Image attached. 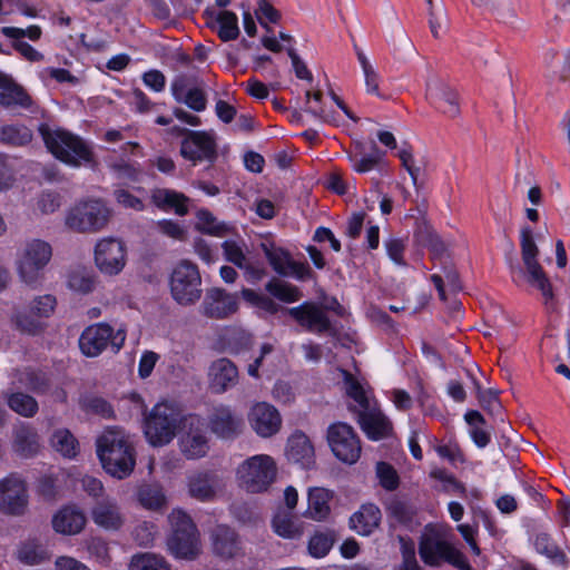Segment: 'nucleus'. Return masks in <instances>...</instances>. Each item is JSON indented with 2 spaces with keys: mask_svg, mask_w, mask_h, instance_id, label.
Wrapping results in <instances>:
<instances>
[{
  "mask_svg": "<svg viewBox=\"0 0 570 570\" xmlns=\"http://www.w3.org/2000/svg\"><path fill=\"white\" fill-rule=\"evenodd\" d=\"M97 455L104 470L119 480L129 476L136 465L134 445L122 430H106L97 439Z\"/></svg>",
  "mask_w": 570,
  "mask_h": 570,
  "instance_id": "nucleus-1",
  "label": "nucleus"
},
{
  "mask_svg": "<svg viewBox=\"0 0 570 570\" xmlns=\"http://www.w3.org/2000/svg\"><path fill=\"white\" fill-rule=\"evenodd\" d=\"M38 131L48 151L58 160L72 167L92 163V149L81 137L48 124H40Z\"/></svg>",
  "mask_w": 570,
  "mask_h": 570,
  "instance_id": "nucleus-2",
  "label": "nucleus"
},
{
  "mask_svg": "<svg viewBox=\"0 0 570 570\" xmlns=\"http://www.w3.org/2000/svg\"><path fill=\"white\" fill-rule=\"evenodd\" d=\"M419 554L422 561L430 567H440L446 562L461 570L471 568L464 554L446 541L444 534L431 524L425 527V531L420 537Z\"/></svg>",
  "mask_w": 570,
  "mask_h": 570,
  "instance_id": "nucleus-3",
  "label": "nucleus"
},
{
  "mask_svg": "<svg viewBox=\"0 0 570 570\" xmlns=\"http://www.w3.org/2000/svg\"><path fill=\"white\" fill-rule=\"evenodd\" d=\"M173 533L167 546L178 559L195 560L202 552L199 532L191 518L183 510L175 509L168 517Z\"/></svg>",
  "mask_w": 570,
  "mask_h": 570,
  "instance_id": "nucleus-4",
  "label": "nucleus"
},
{
  "mask_svg": "<svg viewBox=\"0 0 570 570\" xmlns=\"http://www.w3.org/2000/svg\"><path fill=\"white\" fill-rule=\"evenodd\" d=\"M181 420L177 406L167 402L157 403L145 419L146 439L154 446L168 444L175 438Z\"/></svg>",
  "mask_w": 570,
  "mask_h": 570,
  "instance_id": "nucleus-5",
  "label": "nucleus"
},
{
  "mask_svg": "<svg viewBox=\"0 0 570 570\" xmlns=\"http://www.w3.org/2000/svg\"><path fill=\"white\" fill-rule=\"evenodd\" d=\"M110 215L105 203L89 199L77 203L67 212L65 225L77 233H97L107 226Z\"/></svg>",
  "mask_w": 570,
  "mask_h": 570,
  "instance_id": "nucleus-6",
  "label": "nucleus"
},
{
  "mask_svg": "<svg viewBox=\"0 0 570 570\" xmlns=\"http://www.w3.org/2000/svg\"><path fill=\"white\" fill-rule=\"evenodd\" d=\"M520 246L524 269L518 268V271L524 275L531 286L541 292L544 303L548 304V302L553 298L552 285L538 261L539 248L533 239L530 227H523L521 229Z\"/></svg>",
  "mask_w": 570,
  "mask_h": 570,
  "instance_id": "nucleus-7",
  "label": "nucleus"
},
{
  "mask_svg": "<svg viewBox=\"0 0 570 570\" xmlns=\"http://www.w3.org/2000/svg\"><path fill=\"white\" fill-rule=\"evenodd\" d=\"M171 297L181 306L194 305L202 297V276L197 265L189 261L179 262L169 278Z\"/></svg>",
  "mask_w": 570,
  "mask_h": 570,
  "instance_id": "nucleus-8",
  "label": "nucleus"
},
{
  "mask_svg": "<svg viewBox=\"0 0 570 570\" xmlns=\"http://www.w3.org/2000/svg\"><path fill=\"white\" fill-rule=\"evenodd\" d=\"M237 475L248 492H263L275 480L276 464L269 455H254L239 465Z\"/></svg>",
  "mask_w": 570,
  "mask_h": 570,
  "instance_id": "nucleus-9",
  "label": "nucleus"
},
{
  "mask_svg": "<svg viewBox=\"0 0 570 570\" xmlns=\"http://www.w3.org/2000/svg\"><path fill=\"white\" fill-rule=\"evenodd\" d=\"M126 341L125 330L117 332L108 323H97L85 328L79 338L81 352L89 357H96L110 345L114 352H119Z\"/></svg>",
  "mask_w": 570,
  "mask_h": 570,
  "instance_id": "nucleus-10",
  "label": "nucleus"
},
{
  "mask_svg": "<svg viewBox=\"0 0 570 570\" xmlns=\"http://www.w3.org/2000/svg\"><path fill=\"white\" fill-rule=\"evenodd\" d=\"M52 256V248L49 243L41 239H31L18 259V273L23 283L36 285L41 277V272Z\"/></svg>",
  "mask_w": 570,
  "mask_h": 570,
  "instance_id": "nucleus-11",
  "label": "nucleus"
},
{
  "mask_svg": "<svg viewBox=\"0 0 570 570\" xmlns=\"http://www.w3.org/2000/svg\"><path fill=\"white\" fill-rule=\"evenodd\" d=\"M288 315L305 331L317 335L337 336L338 330L327 313L315 302H304L287 309Z\"/></svg>",
  "mask_w": 570,
  "mask_h": 570,
  "instance_id": "nucleus-12",
  "label": "nucleus"
},
{
  "mask_svg": "<svg viewBox=\"0 0 570 570\" xmlns=\"http://www.w3.org/2000/svg\"><path fill=\"white\" fill-rule=\"evenodd\" d=\"M29 495L27 483L18 473H10L0 480V511L8 515L20 517L28 510Z\"/></svg>",
  "mask_w": 570,
  "mask_h": 570,
  "instance_id": "nucleus-13",
  "label": "nucleus"
},
{
  "mask_svg": "<svg viewBox=\"0 0 570 570\" xmlns=\"http://www.w3.org/2000/svg\"><path fill=\"white\" fill-rule=\"evenodd\" d=\"M327 441L334 455L344 463H355L361 455V443L353 428L346 423H333L327 429Z\"/></svg>",
  "mask_w": 570,
  "mask_h": 570,
  "instance_id": "nucleus-14",
  "label": "nucleus"
},
{
  "mask_svg": "<svg viewBox=\"0 0 570 570\" xmlns=\"http://www.w3.org/2000/svg\"><path fill=\"white\" fill-rule=\"evenodd\" d=\"M185 138L180 144V155L196 165L199 161L214 163L217 158V144L214 134L204 130L181 129Z\"/></svg>",
  "mask_w": 570,
  "mask_h": 570,
  "instance_id": "nucleus-15",
  "label": "nucleus"
},
{
  "mask_svg": "<svg viewBox=\"0 0 570 570\" xmlns=\"http://www.w3.org/2000/svg\"><path fill=\"white\" fill-rule=\"evenodd\" d=\"M127 262V249L122 240L105 237L95 246V264L105 275H118Z\"/></svg>",
  "mask_w": 570,
  "mask_h": 570,
  "instance_id": "nucleus-16",
  "label": "nucleus"
},
{
  "mask_svg": "<svg viewBox=\"0 0 570 570\" xmlns=\"http://www.w3.org/2000/svg\"><path fill=\"white\" fill-rule=\"evenodd\" d=\"M425 97L430 105L444 116L451 119L460 116L459 94L438 76H429Z\"/></svg>",
  "mask_w": 570,
  "mask_h": 570,
  "instance_id": "nucleus-17",
  "label": "nucleus"
},
{
  "mask_svg": "<svg viewBox=\"0 0 570 570\" xmlns=\"http://www.w3.org/2000/svg\"><path fill=\"white\" fill-rule=\"evenodd\" d=\"M263 252L273 267L282 276H294L298 281L313 278L314 273L307 263L293 261L291 254L281 247L262 244Z\"/></svg>",
  "mask_w": 570,
  "mask_h": 570,
  "instance_id": "nucleus-18",
  "label": "nucleus"
},
{
  "mask_svg": "<svg viewBox=\"0 0 570 570\" xmlns=\"http://www.w3.org/2000/svg\"><path fill=\"white\" fill-rule=\"evenodd\" d=\"M248 423L261 438H271L282 428V416L278 410L267 402L255 403L247 415Z\"/></svg>",
  "mask_w": 570,
  "mask_h": 570,
  "instance_id": "nucleus-19",
  "label": "nucleus"
},
{
  "mask_svg": "<svg viewBox=\"0 0 570 570\" xmlns=\"http://www.w3.org/2000/svg\"><path fill=\"white\" fill-rule=\"evenodd\" d=\"M195 82L191 77L178 75L170 83V91L176 102L200 112L207 107V96L203 88L194 86Z\"/></svg>",
  "mask_w": 570,
  "mask_h": 570,
  "instance_id": "nucleus-20",
  "label": "nucleus"
},
{
  "mask_svg": "<svg viewBox=\"0 0 570 570\" xmlns=\"http://www.w3.org/2000/svg\"><path fill=\"white\" fill-rule=\"evenodd\" d=\"M202 308L205 316L223 320L237 312L238 298L236 294L214 287L207 291Z\"/></svg>",
  "mask_w": 570,
  "mask_h": 570,
  "instance_id": "nucleus-21",
  "label": "nucleus"
},
{
  "mask_svg": "<svg viewBox=\"0 0 570 570\" xmlns=\"http://www.w3.org/2000/svg\"><path fill=\"white\" fill-rule=\"evenodd\" d=\"M243 426L242 416L227 406L216 407L209 417L210 431L220 439L232 440L237 438L242 433Z\"/></svg>",
  "mask_w": 570,
  "mask_h": 570,
  "instance_id": "nucleus-22",
  "label": "nucleus"
},
{
  "mask_svg": "<svg viewBox=\"0 0 570 570\" xmlns=\"http://www.w3.org/2000/svg\"><path fill=\"white\" fill-rule=\"evenodd\" d=\"M33 101L26 89L12 77L0 71V106L4 109H30Z\"/></svg>",
  "mask_w": 570,
  "mask_h": 570,
  "instance_id": "nucleus-23",
  "label": "nucleus"
},
{
  "mask_svg": "<svg viewBox=\"0 0 570 570\" xmlns=\"http://www.w3.org/2000/svg\"><path fill=\"white\" fill-rule=\"evenodd\" d=\"M208 379L214 393H224L237 384V366L226 357L218 358L210 364Z\"/></svg>",
  "mask_w": 570,
  "mask_h": 570,
  "instance_id": "nucleus-24",
  "label": "nucleus"
},
{
  "mask_svg": "<svg viewBox=\"0 0 570 570\" xmlns=\"http://www.w3.org/2000/svg\"><path fill=\"white\" fill-rule=\"evenodd\" d=\"M212 544L214 553L225 560L243 554L239 535L227 525H217L212 531Z\"/></svg>",
  "mask_w": 570,
  "mask_h": 570,
  "instance_id": "nucleus-25",
  "label": "nucleus"
},
{
  "mask_svg": "<svg viewBox=\"0 0 570 570\" xmlns=\"http://www.w3.org/2000/svg\"><path fill=\"white\" fill-rule=\"evenodd\" d=\"M179 448L181 453L189 460L203 458L209 450L206 432L197 421H191L189 428L179 439Z\"/></svg>",
  "mask_w": 570,
  "mask_h": 570,
  "instance_id": "nucleus-26",
  "label": "nucleus"
},
{
  "mask_svg": "<svg viewBox=\"0 0 570 570\" xmlns=\"http://www.w3.org/2000/svg\"><path fill=\"white\" fill-rule=\"evenodd\" d=\"M357 422L368 439L377 441L390 435L392 424L377 409L371 406L357 414Z\"/></svg>",
  "mask_w": 570,
  "mask_h": 570,
  "instance_id": "nucleus-27",
  "label": "nucleus"
},
{
  "mask_svg": "<svg viewBox=\"0 0 570 570\" xmlns=\"http://www.w3.org/2000/svg\"><path fill=\"white\" fill-rule=\"evenodd\" d=\"M94 522L106 530H118L124 524V517L115 500L102 498L91 510Z\"/></svg>",
  "mask_w": 570,
  "mask_h": 570,
  "instance_id": "nucleus-28",
  "label": "nucleus"
},
{
  "mask_svg": "<svg viewBox=\"0 0 570 570\" xmlns=\"http://www.w3.org/2000/svg\"><path fill=\"white\" fill-rule=\"evenodd\" d=\"M286 455L289 461L308 469L314 464V446L308 436L301 431L293 433L287 441Z\"/></svg>",
  "mask_w": 570,
  "mask_h": 570,
  "instance_id": "nucleus-29",
  "label": "nucleus"
},
{
  "mask_svg": "<svg viewBox=\"0 0 570 570\" xmlns=\"http://www.w3.org/2000/svg\"><path fill=\"white\" fill-rule=\"evenodd\" d=\"M334 492L322 488L314 487L308 489L307 500L308 507L304 515L314 521H325L331 514V502Z\"/></svg>",
  "mask_w": 570,
  "mask_h": 570,
  "instance_id": "nucleus-30",
  "label": "nucleus"
},
{
  "mask_svg": "<svg viewBox=\"0 0 570 570\" xmlns=\"http://www.w3.org/2000/svg\"><path fill=\"white\" fill-rule=\"evenodd\" d=\"M382 519L381 510L374 503L362 504L350 518L351 528L361 535H370L379 528Z\"/></svg>",
  "mask_w": 570,
  "mask_h": 570,
  "instance_id": "nucleus-31",
  "label": "nucleus"
},
{
  "mask_svg": "<svg viewBox=\"0 0 570 570\" xmlns=\"http://www.w3.org/2000/svg\"><path fill=\"white\" fill-rule=\"evenodd\" d=\"M13 451L26 459L35 456L40 450L39 435L29 424L22 423L13 430Z\"/></svg>",
  "mask_w": 570,
  "mask_h": 570,
  "instance_id": "nucleus-32",
  "label": "nucleus"
},
{
  "mask_svg": "<svg viewBox=\"0 0 570 570\" xmlns=\"http://www.w3.org/2000/svg\"><path fill=\"white\" fill-rule=\"evenodd\" d=\"M217 487L218 478L213 472H196L188 479L190 497L200 501L213 500L216 495Z\"/></svg>",
  "mask_w": 570,
  "mask_h": 570,
  "instance_id": "nucleus-33",
  "label": "nucleus"
},
{
  "mask_svg": "<svg viewBox=\"0 0 570 570\" xmlns=\"http://www.w3.org/2000/svg\"><path fill=\"white\" fill-rule=\"evenodd\" d=\"M150 197L154 205L163 210H174L179 216L188 213V197L174 189L156 188Z\"/></svg>",
  "mask_w": 570,
  "mask_h": 570,
  "instance_id": "nucleus-34",
  "label": "nucleus"
},
{
  "mask_svg": "<svg viewBox=\"0 0 570 570\" xmlns=\"http://www.w3.org/2000/svg\"><path fill=\"white\" fill-rule=\"evenodd\" d=\"M204 14L218 24L217 35L222 41L227 42L238 38L239 27L236 13L229 10L216 13L213 10L206 9Z\"/></svg>",
  "mask_w": 570,
  "mask_h": 570,
  "instance_id": "nucleus-35",
  "label": "nucleus"
},
{
  "mask_svg": "<svg viewBox=\"0 0 570 570\" xmlns=\"http://www.w3.org/2000/svg\"><path fill=\"white\" fill-rule=\"evenodd\" d=\"M86 524V517L76 508L61 509L52 520L53 529L63 534L79 533Z\"/></svg>",
  "mask_w": 570,
  "mask_h": 570,
  "instance_id": "nucleus-36",
  "label": "nucleus"
},
{
  "mask_svg": "<svg viewBox=\"0 0 570 570\" xmlns=\"http://www.w3.org/2000/svg\"><path fill=\"white\" fill-rule=\"evenodd\" d=\"M32 138V130L22 124H10L0 127V142L4 145L23 147L30 144Z\"/></svg>",
  "mask_w": 570,
  "mask_h": 570,
  "instance_id": "nucleus-37",
  "label": "nucleus"
},
{
  "mask_svg": "<svg viewBox=\"0 0 570 570\" xmlns=\"http://www.w3.org/2000/svg\"><path fill=\"white\" fill-rule=\"evenodd\" d=\"M534 548L538 553L546 556L554 564L567 567L569 563L566 553L547 533H540L535 537Z\"/></svg>",
  "mask_w": 570,
  "mask_h": 570,
  "instance_id": "nucleus-38",
  "label": "nucleus"
},
{
  "mask_svg": "<svg viewBox=\"0 0 570 570\" xmlns=\"http://www.w3.org/2000/svg\"><path fill=\"white\" fill-rule=\"evenodd\" d=\"M6 401L10 410L24 417H33L39 410L36 399L22 392L6 393Z\"/></svg>",
  "mask_w": 570,
  "mask_h": 570,
  "instance_id": "nucleus-39",
  "label": "nucleus"
},
{
  "mask_svg": "<svg viewBox=\"0 0 570 570\" xmlns=\"http://www.w3.org/2000/svg\"><path fill=\"white\" fill-rule=\"evenodd\" d=\"M14 376L20 386H23L37 394H43L49 389V380L42 372L24 368L16 371Z\"/></svg>",
  "mask_w": 570,
  "mask_h": 570,
  "instance_id": "nucleus-40",
  "label": "nucleus"
},
{
  "mask_svg": "<svg viewBox=\"0 0 570 570\" xmlns=\"http://www.w3.org/2000/svg\"><path fill=\"white\" fill-rule=\"evenodd\" d=\"M129 570H170V564L159 554L145 552L131 557Z\"/></svg>",
  "mask_w": 570,
  "mask_h": 570,
  "instance_id": "nucleus-41",
  "label": "nucleus"
},
{
  "mask_svg": "<svg viewBox=\"0 0 570 570\" xmlns=\"http://www.w3.org/2000/svg\"><path fill=\"white\" fill-rule=\"evenodd\" d=\"M96 283V276L86 268H76L68 274V287L80 294L91 293Z\"/></svg>",
  "mask_w": 570,
  "mask_h": 570,
  "instance_id": "nucleus-42",
  "label": "nucleus"
},
{
  "mask_svg": "<svg viewBox=\"0 0 570 570\" xmlns=\"http://www.w3.org/2000/svg\"><path fill=\"white\" fill-rule=\"evenodd\" d=\"M50 441L52 448L65 458H75L78 453V441L69 430L55 431Z\"/></svg>",
  "mask_w": 570,
  "mask_h": 570,
  "instance_id": "nucleus-43",
  "label": "nucleus"
},
{
  "mask_svg": "<svg viewBox=\"0 0 570 570\" xmlns=\"http://www.w3.org/2000/svg\"><path fill=\"white\" fill-rule=\"evenodd\" d=\"M266 291L285 303H294L302 298V292L294 285L273 278L266 286Z\"/></svg>",
  "mask_w": 570,
  "mask_h": 570,
  "instance_id": "nucleus-44",
  "label": "nucleus"
},
{
  "mask_svg": "<svg viewBox=\"0 0 570 570\" xmlns=\"http://www.w3.org/2000/svg\"><path fill=\"white\" fill-rule=\"evenodd\" d=\"M386 512L389 517L401 524L411 523L415 515L414 507L397 497H393L386 502Z\"/></svg>",
  "mask_w": 570,
  "mask_h": 570,
  "instance_id": "nucleus-45",
  "label": "nucleus"
},
{
  "mask_svg": "<svg viewBox=\"0 0 570 570\" xmlns=\"http://www.w3.org/2000/svg\"><path fill=\"white\" fill-rule=\"evenodd\" d=\"M274 531L286 539H297L303 534V527L293 520L289 514L278 513L273 519Z\"/></svg>",
  "mask_w": 570,
  "mask_h": 570,
  "instance_id": "nucleus-46",
  "label": "nucleus"
},
{
  "mask_svg": "<svg viewBox=\"0 0 570 570\" xmlns=\"http://www.w3.org/2000/svg\"><path fill=\"white\" fill-rule=\"evenodd\" d=\"M18 558L28 566H36L48 560L49 553L41 544L29 541L20 547Z\"/></svg>",
  "mask_w": 570,
  "mask_h": 570,
  "instance_id": "nucleus-47",
  "label": "nucleus"
},
{
  "mask_svg": "<svg viewBox=\"0 0 570 570\" xmlns=\"http://www.w3.org/2000/svg\"><path fill=\"white\" fill-rule=\"evenodd\" d=\"M197 219L196 228L208 235L222 237L229 229L226 224L217 222L213 214L206 209L197 213Z\"/></svg>",
  "mask_w": 570,
  "mask_h": 570,
  "instance_id": "nucleus-48",
  "label": "nucleus"
},
{
  "mask_svg": "<svg viewBox=\"0 0 570 570\" xmlns=\"http://www.w3.org/2000/svg\"><path fill=\"white\" fill-rule=\"evenodd\" d=\"M345 383L347 386V395L355 402V405L350 406L352 411L360 414L362 410L365 411L372 406L364 389L351 374H346Z\"/></svg>",
  "mask_w": 570,
  "mask_h": 570,
  "instance_id": "nucleus-49",
  "label": "nucleus"
},
{
  "mask_svg": "<svg viewBox=\"0 0 570 570\" xmlns=\"http://www.w3.org/2000/svg\"><path fill=\"white\" fill-rule=\"evenodd\" d=\"M356 56L364 73L366 91L380 96V77L377 71L362 50L356 49Z\"/></svg>",
  "mask_w": 570,
  "mask_h": 570,
  "instance_id": "nucleus-50",
  "label": "nucleus"
},
{
  "mask_svg": "<svg viewBox=\"0 0 570 570\" xmlns=\"http://www.w3.org/2000/svg\"><path fill=\"white\" fill-rule=\"evenodd\" d=\"M334 541L333 532H316L308 541V552L314 558H323L330 552Z\"/></svg>",
  "mask_w": 570,
  "mask_h": 570,
  "instance_id": "nucleus-51",
  "label": "nucleus"
},
{
  "mask_svg": "<svg viewBox=\"0 0 570 570\" xmlns=\"http://www.w3.org/2000/svg\"><path fill=\"white\" fill-rule=\"evenodd\" d=\"M109 168L114 171L117 178L130 181H138L142 174V169L137 163L126 159H117L111 161L109 164Z\"/></svg>",
  "mask_w": 570,
  "mask_h": 570,
  "instance_id": "nucleus-52",
  "label": "nucleus"
},
{
  "mask_svg": "<svg viewBox=\"0 0 570 570\" xmlns=\"http://www.w3.org/2000/svg\"><path fill=\"white\" fill-rule=\"evenodd\" d=\"M138 499L141 505L147 509L156 510L164 505L165 495L157 485H142L138 492Z\"/></svg>",
  "mask_w": 570,
  "mask_h": 570,
  "instance_id": "nucleus-53",
  "label": "nucleus"
},
{
  "mask_svg": "<svg viewBox=\"0 0 570 570\" xmlns=\"http://www.w3.org/2000/svg\"><path fill=\"white\" fill-rule=\"evenodd\" d=\"M384 153L380 151L376 144L372 142V153L367 156H364L360 159L350 157L351 161H353V168L357 173H366L375 168L379 161L382 159Z\"/></svg>",
  "mask_w": 570,
  "mask_h": 570,
  "instance_id": "nucleus-54",
  "label": "nucleus"
},
{
  "mask_svg": "<svg viewBox=\"0 0 570 570\" xmlns=\"http://www.w3.org/2000/svg\"><path fill=\"white\" fill-rule=\"evenodd\" d=\"M56 305L57 301L55 296L49 294L38 296L30 304V313L38 318L49 317L53 313Z\"/></svg>",
  "mask_w": 570,
  "mask_h": 570,
  "instance_id": "nucleus-55",
  "label": "nucleus"
},
{
  "mask_svg": "<svg viewBox=\"0 0 570 570\" xmlns=\"http://www.w3.org/2000/svg\"><path fill=\"white\" fill-rule=\"evenodd\" d=\"M376 474L380 480V484L385 490L393 491L399 487V475L391 464L379 462L376 464Z\"/></svg>",
  "mask_w": 570,
  "mask_h": 570,
  "instance_id": "nucleus-56",
  "label": "nucleus"
},
{
  "mask_svg": "<svg viewBox=\"0 0 570 570\" xmlns=\"http://www.w3.org/2000/svg\"><path fill=\"white\" fill-rule=\"evenodd\" d=\"M255 14L259 21V23L266 28L269 32L271 28L267 26V21L272 23H277L281 19V12L275 9L272 3L267 0H258L257 9L255 10Z\"/></svg>",
  "mask_w": 570,
  "mask_h": 570,
  "instance_id": "nucleus-57",
  "label": "nucleus"
},
{
  "mask_svg": "<svg viewBox=\"0 0 570 570\" xmlns=\"http://www.w3.org/2000/svg\"><path fill=\"white\" fill-rule=\"evenodd\" d=\"M226 261L234 264L238 268L246 266L248 261L242 246L235 240H225L222 244Z\"/></svg>",
  "mask_w": 570,
  "mask_h": 570,
  "instance_id": "nucleus-58",
  "label": "nucleus"
},
{
  "mask_svg": "<svg viewBox=\"0 0 570 570\" xmlns=\"http://www.w3.org/2000/svg\"><path fill=\"white\" fill-rule=\"evenodd\" d=\"M82 407L91 413L101 415L102 417H111L114 414L111 405L102 397L87 396L82 400Z\"/></svg>",
  "mask_w": 570,
  "mask_h": 570,
  "instance_id": "nucleus-59",
  "label": "nucleus"
},
{
  "mask_svg": "<svg viewBox=\"0 0 570 570\" xmlns=\"http://www.w3.org/2000/svg\"><path fill=\"white\" fill-rule=\"evenodd\" d=\"M476 392L479 402L484 410L491 413L499 412L501 410L499 392L497 390H482L481 386L476 384Z\"/></svg>",
  "mask_w": 570,
  "mask_h": 570,
  "instance_id": "nucleus-60",
  "label": "nucleus"
},
{
  "mask_svg": "<svg viewBox=\"0 0 570 570\" xmlns=\"http://www.w3.org/2000/svg\"><path fill=\"white\" fill-rule=\"evenodd\" d=\"M2 35L8 38L14 40H21L24 37H28L32 41H37L41 37V28L39 26H30L27 29H21L17 27H3L1 29Z\"/></svg>",
  "mask_w": 570,
  "mask_h": 570,
  "instance_id": "nucleus-61",
  "label": "nucleus"
},
{
  "mask_svg": "<svg viewBox=\"0 0 570 570\" xmlns=\"http://www.w3.org/2000/svg\"><path fill=\"white\" fill-rule=\"evenodd\" d=\"M389 257L397 265L405 266L403 254L405 250V243L401 238L391 237L384 242Z\"/></svg>",
  "mask_w": 570,
  "mask_h": 570,
  "instance_id": "nucleus-62",
  "label": "nucleus"
},
{
  "mask_svg": "<svg viewBox=\"0 0 570 570\" xmlns=\"http://www.w3.org/2000/svg\"><path fill=\"white\" fill-rule=\"evenodd\" d=\"M16 325L22 332L35 334L40 330V322L37 316L29 315L24 312H18L14 316Z\"/></svg>",
  "mask_w": 570,
  "mask_h": 570,
  "instance_id": "nucleus-63",
  "label": "nucleus"
},
{
  "mask_svg": "<svg viewBox=\"0 0 570 570\" xmlns=\"http://www.w3.org/2000/svg\"><path fill=\"white\" fill-rule=\"evenodd\" d=\"M88 550L91 556L101 564H108L110 562L109 548L106 541L100 538H95L89 542Z\"/></svg>",
  "mask_w": 570,
  "mask_h": 570,
  "instance_id": "nucleus-64",
  "label": "nucleus"
}]
</instances>
